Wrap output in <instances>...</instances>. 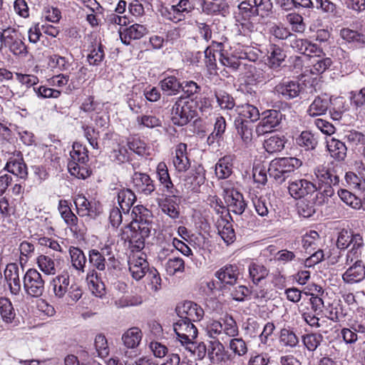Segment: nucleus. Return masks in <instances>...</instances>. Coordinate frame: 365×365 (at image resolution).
I'll list each match as a JSON object with an SVG mask.
<instances>
[{"mask_svg": "<svg viewBox=\"0 0 365 365\" xmlns=\"http://www.w3.org/2000/svg\"><path fill=\"white\" fill-rule=\"evenodd\" d=\"M279 341L284 346L294 348L299 344V339L293 329L288 327L282 328L279 333Z\"/></svg>", "mask_w": 365, "mask_h": 365, "instance_id": "37", "label": "nucleus"}, {"mask_svg": "<svg viewBox=\"0 0 365 365\" xmlns=\"http://www.w3.org/2000/svg\"><path fill=\"white\" fill-rule=\"evenodd\" d=\"M157 174L160 183L164 185L165 188L170 194L173 195V191L172 190L173 184L170 180L168 170L165 163L161 162L158 163L157 166Z\"/></svg>", "mask_w": 365, "mask_h": 365, "instance_id": "42", "label": "nucleus"}, {"mask_svg": "<svg viewBox=\"0 0 365 365\" xmlns=\"http://www.w3.org/2000/svg\"><path fill=\"white\" fill-rule=\"evenodd\" d=\"M282 115L276 110H268L262 113V118L256 128L258 135L271 132L278 126L282 120Z\"/></svg>", "mask_w": 365, "mask_h": 365, "instance_id": "12", "label": "nucleus"}, {"mask_svg": "<svg viewBox=\"0 0 365 365\" xmlns=\"http://www.w3.org/2000/svg\"><path fill=\"white\" fill-rule=\"evenodd\" d=\"M346 186L354 191H361L364 189L361 180L354 173L348 172L345 175Z\"/></svg>", "mask_w": 365, "mask_h": 365, "instance_id": "62", "label": "nucleus"}, {"mask_svg": "<svg viewBox=\"0 0 365 365\" xmlns=\"http://www.w3.org/2000/svg\"><path fill=\"white\" fill-rule=\"evenodd\" d=\"M287 21L292 26L295 32H303L305 29V24L303 22V17L296 13L289 14L287 16Z\"/></svg>", "mask_w": 365, "mask_h": 365, "instance_id": "63", "label": "nucleus"}, {"mask_svg": "<svg viewBox=\"0 0 365 365\" xmlns=\"http://www.w3.org/2000/svg\"><path fill=\"white\" fill-rule=\"evenodd\" d=\"M338 195L340 199L346 205L354 209L360 208L361 200L355 195L345 189H341L338 191Z\"/></svg>", "mask_w": 365, "mask_h": 365, "instance_id": "54", "label": "nucleus"}, {"mask_svg": "<svg viewBox=\"0 0 365 365\" xmlns=\"http://www.w3.org/2000/svg\"><path fill=\"white\" fill-rule=\"evenodd\" d=\"M175 311L179 319H186L192 322H200L204 316V310L196 303L185 301L179 304Z\"/></svg>", "mask_w": 365, "mask_h": 365, "instance_id": "10", "label": "nucleus"}, {"mask_svg": "<svg viewBox=\"0 0 365 365\" xmlns=\"http://www.w3.org/2000/svg\"><path fill=\"white\" fill-rule=\"evenodd\" d=\"M171 115L175 125H185L197 115L195 103L187 98H178L172 108Z\"/></svg>", "mask_w": 365, "mask_h": 365, "instance_id": "3", "label": "nucleus"}, {"mask_svg": "<svg viewBox=\"0 0 365 365\" xmlns=\"http://www.w3.org/2000/svg\"><path fill=\"white\" fill-rule=\"evenodd\" d=\"M144 253L135 254L129 257L128 269L133 279L138 281L141 279L149 271V264Z\"/></svg>", "mask_w": 365, "mask_h": 365, "instance_id": "11", "label": "nucleus"}, {"mask_svg": "<svg viewBox=\"0 0 365 365\" xmlns=\"http://www.w3.org/2000/svg\"><path fill=\"white\" fill-rule=\"evenodd\" d=\"M269 56L267 58L268 64L271 67H278L280 63L284 61L285 54L282 50L276 46H272L269 51Z\"/></svg>", "mask_w": 365, "mask_h": 365, "instance_id": "53", "label": "nucleus"}, {"mask_svg": "<svg viewBox=\"0 0 365 365\" xmlns=\"http://www.w3.org/2000/svg\"><path fill=\"white\" fill-rule=\"evenodd\" d=\"M334 185H324V188L319 192L314 193L315 200H318V203L322 205L327 204L329 197H331L334 194V190L332 188Z\"/></svg>", "mask_w": 365, "mask_h": 365, "instance_id": "61", "label": "nucleus"}, {"mask_svg": "<svg viewBox=\"0 0 365 365\" xmlns=\"http://www.w3.org/2000/svg\"><path fill=\"white\" fill-rule=\"evenodd\" d=\"M341 37L347 42L355 43L358 46L365 45L364 34L349 29H343L340 31Z\"/></svg>", "mask_w": 365, "mask_h": 365, "instance_id": "43", "label": "nucleus"}, {"mask_svg": "<svg viewBox=\"0 0 365 365\" xmlns=\"http://www.w3.org/2000/svg\"><path fill=\"white\" fill-rule=\"evenodd\" d=\"M95 347L98 356L101 358L106 357L109 354V348L106 336L102 334H98L95 339Z\"/></svg>", "mask_w": 365, "mask_h": 365, "instance_id": "57", "label": "nucleus"}, {"mask_svg": "<svg viewBox=\"0 0 365 365\" xmlns=\"http://www.w3.org/2000/svg\"><path fill=\"white\" fill-rule=\"evenodd\" d=\"M205 64L210 74H215L217 70V62L215 55L210 46H207L205 51Z\"/></svg>", "mask_w": 365, "mask_h": 365, "instance_id": "59", "label": "nucleus"}, {"mask_svg": "<svg viewBox=\"0 0 365 365\" xmlns=\"http://www.w3.org/2000/svg\"><path fill=\"white\" fill-rule=\"evenodd\" d=\"M288 191L293 198L303 199L314 195L317 191V187L306 179H297L289 182Z\"/></svg>", "mask_w": 365, "mask_h": 365, "instance_id": "8", "label": "nucleus"}, {"mask_svg": "<svg viewBox=\"0 0 365 365\" xmlns=\"http://www.w3.org/2000/svg\"><path fill=\"white\" fill-rule=\"evenodd\" d=\"M150 230H123L121 238L128 242V246L133 252L140 254L145 247V238L143 233L148 235Z\"/></svg>", "mask_w": 365, "mask_h": 365, "instance_id": "13", "label": "nucleus"}, {"mask_svg": "<svg viewBox=\"0 0 365 365\" xmlns=\"http://www.w3.org/2000/svg\"><path fill=\"white\" fill-rule=\"evenodd\" d=\"M88 160V150L86 147L78 143H73L68 162V170L71 175L79 179L88 178L90 175L86 165Z\"/></svg>", "mask_w": 365, "mask_h": 365, "instance_id": "2", "label": "nucleus"}, {"mask_svg": "<svg viewBox=\"0 0 365 365\" xmlns=\"http://www.w3.org/2000/svg\"><path fill=\"white\" fill-rule=\"evenodd\" d=\"M0 316L3 322L7 324L12 323L16 317L13 304L8 298H0Z\"/></svg>", "mask_w": 365, "mask_h": 365, "instance_id": "36", "label": "nucleus"}, {"mask_svg": "<svg viewBox=\"0 0 365 365\" xmlns=\"http://www.w3.org/2000/svg\"><path fill=\"white\" fill-rule=\"evenodd\" d=\"M38 266L46 274H54L56 273L54 261L48 256L40 255L37 258Z\"/></svg>", "mask_w": 365, "mask_h": 365, "instance_id": "52", "label": "nucleus"}, {"mask_svg": "<svg viewBox=\"0 0 365 365\" xmlns=\"http://www.w3.org/2000/svg\"><path fill=\"white\" fill-rule=\"evenodd\" d=\"M179 200L173 195V197H166L160 206L164 213L172 219H176L179 217V205L177 202Z\"/></svg>", "mask_w": 365, "mask_h": 365, "instance_id": "35", "label": "nucleus"}, {"mask_svg": "<svg viewBox=\"0 0 365 365\" xmlns=\"http://www.w3.org/2000/svg\"><path fill=\"white\" fill-rule=\"evenodd\" d=\"M215 96L221 109L232 110L235 107V100L229 93L220 91Z\"/></svg>", "mask_w": 365, "mask_h": 365, "instance_id": "47", "label": "nucleus"}, {"mask_svg": "<svg viewBox=\"0 0 365 365\" xmlns=\"http://www.w3.org/2000/svg\"><path fill=\"white\" fill-rule=\"evenodd\" d=\"M314 174L318 183L317 190H322L324 185H338L340 181L339 177L334 171L322 166L314 168Z\"/></svg>", "mask_w": 365, "mask_h": 365, "instance_id": "18", "label": "nucleus"}, {"mask_svg": "<svg viewBox=\"0 0 365 365\" xmlns=\"http://www.w3.org/2000/svg\"><path fill=\"white\" fill-rule=\"evenodd\" d=\"M253 4L258 16L262 17L269 16L273 7L272 0H253Z\"/></svg>", "mask_w": 365, "mask_h": 365, "instance_id": "58", "label": "nucleus"}, {"mask_svg": "<svg viewBox=\"0 0 365 365\" xmlns=\"http://www.w3.org/2000/svg\"><path fill=\"white\" fill-rule=\"evenodd\" d=\"M240 59H241L240 56H237L229 53L226 51H222L219 61L222 66L230 68L233 71H236L240 65Z\"/></svg>", "mask_w": 365, "mask_h": 365, "instance_id": "46", "label": "nucleus"}, {"mask_svg": "<svg viewBox=\"0 0 365 365\" xmlns=\"http://www.w3.org/2000/svg\"><path fill=\"white\" fill-rule=\"evenodd\" d=\"M225 347L218 340L210 341L207 348V354L210 360L215 358L219 360L222 358Z\"/></svg>", "mask_w": 365, "mask_h": 365, "instance_id": "55", "label": "nucleus"}, {"mask_svg": "<svg viewBox=\"0 0 365 365\" xmlns=\"http://www.w3.org/2000/svg\"><path fill=\"white\" fill-rule=\"evenodd\" d=\"M302 89L303 85L296 81H283L275 87L276 92L287 100L297 97Z\"/></svg>", "mask_w": 365, "mask_h": 365, "instance_id": "20", "label": "nucleus"}, {"mask_svg": "<svg viewBox=\"0 0 365 365\" xmlns=\"http://www.w3.org/2000/svg\"><path fill=\"white\" fill-rule=\"evenodd\" d=\"M238 114L237 118H242L243 120H250V122H255L259 119V112L257 107L247 103L241 106H237L235 108Z\"/></svg>", "mask_w": 365, "mask_h": 365, "instance_id": "32", "label": "nucleus"}, {"mask_svg": "<svg viewBox=\"0 0 365 365\" xmlns=\"http://www.w3.org/2000/svg\"><path fill=\"white\" fill-rule=\"evenodd\" d=\"M5 168L8 172L21 178H24L27 175L26 165L20 153L11 157L7 162Z\"/></svg>", "mask_w": 365, "mask_h": 365, "instance_id": "25", "label": "nucleus"}, {"mask_svg": "<svg viewBox=\"0 0 365 365\" xmlns=\"http://www.w3.org/2000/svg\"><path fill=\"white\" fill-rule=\"evenodd\" d=\"M327 146L333 158L338 161H341L345 159L347 148L344 143L334 138H331L327 140Z\"/></svg>", "mask_w": 365, "mask_h": 365, "instance_id": "27", "label": "nucleus"}, {"mask_svg": "<svg viewBox=\"0 0 365 365\" xmlns=\"http://www.w3.org/2000/svg\"><path fill=\"white\" fill-rule=\"evenodd\" d=\"M263 145L267 153H277L284 148V140L278 135H272L264 140Z\"/></svg>", "mask_w": 365, "mask_h": 365, "instance_id": "45", "label": "nucleus"}, {"mask_svg": "<svg viewBox=\"0 0 365 365\" xmlns=\"http://www.w3.org/2000/svg\"><path fill=\"white\" fill-rule=\"evenodd\" d=\"M222 324L223 332L229 336H236L238 335L239 331L237 323L233 317L226 314L220 318Z\"/></svg>", "mask_w": 365, "mask_h": 365, "instance_id": "44", "label": "nucleus"}, {"mask_svg": "<svg viewBox=\"0 0 365 365\" xmlns=\"http://www.w3.org/2000/svg\"><path fill=\"white\" fill-rule=\"evenodd\" d=\"M323 336L321 334L312 333L304 335L302 341L304 346L310 351H315L321 344Z\"/></svg>", "mask_w": 365, "mask_h": 365, "instance_id": "51", "label": "nucleus"}, {"mask_svg": "<svg viewBox=\"0 0 365 365\" xmlns=\"http://www.w3.org/2000/svg\"><path fill=\"white\" fill-rule=\"evenodd\" d=\"M173 329L182 344H192L197 336V329L193 322L179 319L173 324Z\"/></svg>", "mask_w": 365, "mask_h": 365, "instance_id": "9", "label": "nucleus"}, {"mask_svg": "<svg viewBox=\"0 0 365 365\" xmlns=\"http://www.w3.org/2000/svg\"><path fill=\"white\" fill-rule=\"evenodd\" d=\"M136 121L139 125L148 128H154L161 126V120L153 114H145L139 115L136 118Z\"/></svg>", "mask_w": 365, "mask_h": 365, "instance_id": "49", "label": "nucleus"}, {"mask_svg": "<svg viewBox=\"0 0 365 365\" xmlns=\"http://www.w3.org/2000/svg\"><path fill=\"white\" fill-rule=\"evenodd\" d=\"M19 267L16 263L7 264L4 270V278L9 287L12 294L18 295L21 291V285L19 277Z\"/></svg>", "mask_w": 365, "mask_h": 365, "instance_id": "15", "label": "nucleus"}, {"mask_svg": "<svg viewBox=\"0 0 365 365\" xmlns=\"http://www.w3.org/2000/svg\"><path fill=\"white\" fill-rule=\"evenodd\" d=\"M356 253V251H349L346 255L345 264L349 267L342 274V279L348 284L359 282L365 278V265Z\"/></svg>", "mask_w": 365, "mask_h": 365, "instance_id": "4", "label": "nucleus"}, {"mask_svg": "<svg viewBox=\"0 0 365 365\" xmlns=\"http://www.w3.org/2000/svg\"><path fill=\"white\" fill-rule=\"evenodd\" d=\"M310 60L312 65V73L314 74L323 73L332 64L330 58L326 57L324 53L313 56Z\"/></svg>", "mask_w": 365, "mask_h": 365, "instance_id": "33", "label": "nucleus"}, {"mask_svg": "<svg viewBox=\"0 0 365 365\" xmlns=\"http://www.w3.org/2000/svg\"><path fill=\"white\" fill-rule=\"evenodd\" d=\"M4 48L14 56H26L27 54L26 46L24 42L21 34L15 28L8 27L3 29Z\"/></svg>", "mask_w": 365, "mask_h": 365, "instance_id": "5", "label": "nucleus"}, {"mask_svg": "<svg viewBox=\"0 0 365 365\" xmlns=\"http://www.w3.org/2000/svg\"><path fill=\"white\" fill-rule=\"evenodd\" d=\"M143 334L141 330L136 327L128 329L122 336V341L128 349L136 348L141 339Z\"/></svg>", "mask_w": 365, "mask_h": 365, "instance_id": "30", "label": "nucleus"}, {"mask_svg": "<svg viewBox=\"0 0 365 365\" xmlns=\"http://www.w3.org/2000/svg\"><path fill=\"white\" fill-rule=\"evenodd\" d=\"M322 206L318 203V200H315V196L312 195L306 198H303L298 204V212L300 215L304 217H309L316 212V207Z\"/></svg>", "mask_w": 365, "mask_h": 365, "instance_id": "31", "label": "nucleus"}, {"mask_svg": "<svg viewBox=\"0 0 365 365\" xmlns=\"http://www.w3.org/2000/svg\"><path fill=\"white\" fill-rule=\"evenodd\" d=\"M227 182L222 185L223 188V197L227 210L237 215H241L245 210L246 203L242 195L234 188L226 186Z\"/></svg>", "mask_w": 365, "mask_h": 365, "instance_id": "7", "label": "nucleus"}, {"mask_svg": "<svg viewBox=\"0 0 365 365\" xmlns=\"http://www.w3.org/2000/svg\"><path fill=\"white\" fill-rule=\"evenodd\" d=\"M175 170L179 173L185 172L190 166V163L187 154V145L180 143L178 145L175 156L173 160Z\"/></svg>", "mask_w": 365, "mask_h": 365, "instance_id": "23", "label": "nucleus"}, {"mask_svg": "<svg viewBox=\"0 0 365 365\" xmlns=\"http://www.w3.org/2000/svg\"><path fill=\"white\" fill-rule=\"evenodd\" d=\"M230 349L238 356H243L247 352L245 341L242 338H234L230 341Z\"/></svg>", "mask_w": 365, "mask_h": 365, "instance_id": "64", "label": "nucleus"}, {"mask_svg": "<svg viewBox=\"0 0 365 365\" xmlns=\"http://www.w3.org/2000/svg\"><path fill=\"white\" fill-rule=\"evenodd\" d=\"M104 57L105 52L103 46L100 43L93 46L92 49L87 56V59L90 65L98 66L103 61Z\"/></svg>", "mask_w": 365, "mask_h": 365, "instance_id": "48", "label": "nucleus"}, {"mask_svg": "<svg viewBox=\"0 0 365 365\" xmlns=\"http://www.w3.org/2000/svg\"><path fill=\"white\" fill-rule=\"evenodd\" d=\"M250 277L252 282L257 285L259 282L265 279L269 274V269L263 264L252 262L249 265Z\"/></svg>", "mask_w": 365, "mask_h": 365, "instance_id": "38", "label": "nucleus"}, {"mask_svg": "<svg viewBox=\"0 0 365 365\" xmlns=\"http://www.w3.org/2000/svg\"><path fill=\"white\" fill-rule=\"evenodd\" d=\"M239 269L236 264H226L215 273V277L222 286H233L237 283Z\"/></svg>", "mask_w": 365, "mask_h": 365, "instance_id": "16", "label": "nucleus"}, {"mask_svg": "<svg viewBox=\"0 0 365 365\" xmlns=\"http://www.w3.org/2000/svg\"><path fill=\"white\" fill-rule=\"evenodd\" d=\"M235 155H227L219 159L215 165V174L220 179H226L232 173Z\"/></svg>", "mask_w": 365, "mask_h": 365, "instance_id": "26", "label": "nucleus"}, {"mask_svg": "<svg viewBox=\"0 0 365 365\" xmlns=\"http://www.w3.org/2000/svg\"><path fill=\"white\" fill-rule=\"evenodd\" d=\"M148 33L147 28L139 24H134L129 27L119 30L122 42L129 45L132 40H138L143 37Z\"/></svg>", "mask_w": 365, "mask_h": 365, "instance_id": "21", "label": "nucleus"}, {"mask_svg": "<svg viewBox=\"0 0 365 365\" xmlns=\"http://www.w3.org/2000/svg\"><path fill=\"white\" fill-rule=\"evenodd\" d=\"M165 268L170 275H173L178 272H182L185 269L184 260L180 257L169 259L165 264Z\"/></svg>", "mask_w": 365, "mask_h": 365, "instance_id": "56", "label": "nucleus"}, {"mask_svg": "<svg viewBox=\"0 0 365 365\" xmlns=\"http://www.w3.org/2000/svg\"><path fill=\"white\" fill-rule=\"evenodd\" d=\"M132 182L135 190L145 195H150L155 189L153 180L146 173L135 172Z\"/></svg>", "mask_w": 365, "mask_h": 365, "instance_id": "17", "label": "nucleus"}, {"mask_svg": "<svg viewBox=\"0 0 365 365\" xmlns=\"http://www.w3.org/2000/svg\"><path fill=\"white\" fill-rule=\"evenodd\" d=\"M194 9L192 0H178L168 10L167 18L174 22L180 21Z\"/></svg>", "mask_w": 365, "mask_h": 365, "instance_id": "14", "label": "nucleus"}, {"mask_svg": "<svg viewBox=\"0 0 365 365\" xmlns=\"http://www.w3.org/2000/svg\"><path fill=\"white\" fill-rule=\"evenodd\" d=\"M86 280L89 289L96 297H102L105 294V284L94 269L88 272Z\"/></svg>", "mask_w": 365, "mask_h": 365, "instance_id": "28", "label": "nucleus"}, {"mask_svg": "<svg viewBox=\"0 0 365 365\" xmlns=\"http://www.w3.org/2000/svg\"><path fill=\"white\" fill-rule=\"evenodd\" d=\"M302 165V161L296 158H275L269 163L267 172L270 178L281 184Z\"/></svg>", "mask_w": 365, "mask_h": 365, "instance_id": "1", "label": "nucleus"}, {"mask_svg": "<svg viewBox=\"0 0 365 365\" xmlns=\"http://www.w3.org/2000/svg\"><path fill=\"white\" fill-rule=\"evenodd\" d=\"M52 285L55 296L63 298L68 292L71 286L70 274L68 271H63L52 280Z\"/></svg>", "mask_w": 365, "mask_h": 365, "instance_id": "24", "label": "nucleus"}, {"mask_svg": "<svg viewBox=\"0 0 365 365\" xmlns=\"http://www.w3.org/2000/svg\"><path fill=\"white\" fill-rule=\"evenodd\" d=\"M235 126L237 130V133L240 135L244 142L248 143L251 141L252 138V129L248 120L242 118H236L235 120Z\"/></svg>", "mask_w": 365, "mask_h": 365, "instance_id": "41", "label": "nucleus"}, {"mask_svg": "<svg viewBox=\"0 0 365 365\" xmlns=\"http://www.w3.org/2000/svg\"><path fill=\"white\" fill-rule=\"evenodd\" d=\"M331 101L326 95L317 96L309 105L307 113L311 117L326 114L330 108Z\"/></svg>", "mask_w": 365, "mask_h": 365, "instance_id": "22", "label": "nucleus"}, {"mask_svg": "<svg viewBox=\"0 0 365 365\" xmlns=\"http://www.w3.org/2000/svg\"><path fill=\"white\" fill-rule=\"evenodd\" d=\"M77 212L80 216H89L92 207L90 202L83 195H78L74 200Z\"/></svg>", "mask_w": 365, "mask_h": 365, "instance_id": "50", "label": "nucleus"}, {"mask_svg": "<svg viewBox=\"0 0 365 365\" xmlns=\"http://www.w3.org/2000/svg\"><path fill=\"white\" fill-rule=\"evenodd\" d=\"M23 286L26 293L32 297H40L45 292V280L35 269H29L23 278Z\"/></svg>", "mask_w": 365, "mask_h": 365, "instance_id": "6", "label": "nucleus"}, {"mask_svg": "<svg viewBox=\"0 0 365 365\" xmlns=\"http://www.w3.org/2000/svg\"><path fill=\"white\" fill-rule=\"evenodd\" d=\"M135 200L136 196L130 189L120 190L118 193V202L124 213L129 212Z\"/></svg>", "mask_w": 365, "mask_h": 365, "instance_id": "34", "label": "nucleus"}, {"mask_svg": "<svg viewBox=\"0 0 365 365\" xmlns=\"http://www.w3.org/2000/svg\"><path fill=\"white\" fill-rule=\"evenodd\" d=\"M34 91L38 97L42 98H58L61 95V91L44 86L34 87Z\"/></svg>", "mask_w": 365, "mask_h": 365, "instance_id": "60", "label": "nucleus"}, {"mask_svg": "<svg viewBox=\"0 0 365 365\" xmlns=\"http://www.w3.org/2000/svg\"><path fill=\"white\" fill-rule=\"evenodd\" d=\"M297 144L304 148L306 150L315 149L318 144L317 138L310 131H303L296 139Z\"/></svg>", "mask_w": 365, "mask_h": 365, "instance_id": "40", "label": "nucleus"}, {"mask_svg": "<svg viewBox=\"0 0 365 365\" xmlns=\"http://www.w3.org/2000/svg\"><path fill=\"white\" fill-rule=\"evenodd\" d=\"M110 248L106 247L101 251L96 249H92L88 252V262L95 269L99 271H103L106 269V261L105 255L109 256L108 260L114 259V256L108 250Z\"/></svg>", "mask_w": 365, "mask_h": 365, "instance_id": "19", "label": "nucleus"}, {"mask_svg": "<svg viewBox=\"0 0 365 365\" xmlns=\"http://www.w3.org/2000/svg\"><path fill=\"white\" fill-rule=\"evenodd\" d=\"M161 90L167 96H175L178 94L182 88V83L174 76L165 77L160 81Z\"/></svg>", "mask_w": 365, "mask_h": 365, "instance_id": "29", "label": "nucleus"}, {"mask_svg": "<svg viewBox=\"0 0 365 365\" xmlns=\"http://www.w3.org/2000/svg\"><path fill=\"white\" fill-rule=\"evenodd\" d=\"M69 253L73 267L76 270L81 271V272H84L86 257L83 252L78 247H71L69 250Z\"/></svg>", "mask_w": 365, "mask_h": 365, "instance_id": "39", "label": "nucleus"}]
</instances>
